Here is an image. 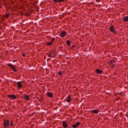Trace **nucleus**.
Wrapping results in <instances>:
<instances>
[{
  "label": "nucleus",
  "instance_id": "39448f33",
  "mask_svg": "<svg viewBox=\"0 0 128 128\" xmlns=\"http://www.w3.org/2000/svg\"><path fill=\"white\" fill-rule=\"evenodd\" d=\"M22 98H24V100H26L28 101L30 100V95L24 94L22 96Z\"/></svg>",
  "mask_w": 128,
  "mask_h": 128
},
{
  "label": "nucleus",
  "instance_id": "393cba45",
  "mask_svg": "<svg viewBox=\"0 0 128 128\" xmlns=\"http://www.w3.org/2000/svg\"><path fill=\"white\" fill-rule=\"evenodd\" d=\"M22 56H26V54H22Z\"/></svg>",
  "mask_w": 128,
  "mask_h": 128
},
{
  "label": "nucleus",
  "instance_id": "b1692460",
  "mask_svg": "<svg viewBox=\"0 0 128 128\" xmlns=\"http://www.w3.org/2000/svg\"><path fill=\"white\" fill-rule=\"evenodd\" d=\"M76 48V45L72 46V48Z\"/></svg>",
  "mask_w": 128,
  "mask_h": 128
},
{
  "label": "nucleus",
  "instance_id": "aec40b11",
  "mask_svg": "<svg viewBox=\"0 0 128 128\" xmlns=\"http://www.w3.org/2000/svg\"><path fill=\"white\" fill-rule=\"evenodd\" d=\"M66 0H59L58 1V2H65Z\"/></svg>",
  "mask_w": 128,
  "mask_h": 128
},
{
  "label": "nucleus",
  "instance_id": "4be33fe9",
  "mask_svg": "<svg viewBox=\"0 0 128 128\" xmlns=\"http://www.w3.org/2000/svg\"><path fill=\"white\" fill-rule=\"evenodd\" d=\"M48 56H49V58H52V53H50L48 54Z\"/></svg>",
  "mask_w": 128,
  "mask_h": 128
},
{
  "label": "nucleus",
  "instance_id": "412c9836",
  "mask_svg": "<svg viewBox=\"0 0 128 128\" xmlns=\"http://www.w3.org/2000/svg\"><path fill=\"white\" fill-rule=\"evenodd\" d=\"M58 74L59 76H62V72H59L58 73Z\"/></svg>",
  "mask_w": 128,
  "mask_h": 128
},
{
  "label": "nucleus",
  "instance_id": "20e7f679",
  "mask_svg": "<svg viewBox=\"0 0 128 128\" xmlns=\"http://www.w3.org/2000/svg\"><path fill=\"white\" fill-rule=\"evenodd\" d=\"M7 65L8 66H10V68H11L12 70H14V72H18V70H16V68H14V66L12 64H7Z\"/></svg>",
  "mask_w": 128,
  "mask_h": 128
},
{
  "label": "nucleus",
  "instance_id": "f3484780",
  "mask_svg": "<svg viewBox=\"0 0 128 128\" xmlns=\"http://www.w3.org/2000/svg\"><path fill=\"white\" fill-rule=\"evenodd\" d=\"M10 16V14H6L5 15L6 18H8Z\"/></svg>",
  "mask_w": 128,
  "mask_h": 128
},
{
  "label": "nucleus",
  "instance_id": "9d476101",
  "mask_svg": "<svg viewBox=\"0 0 128 128\" xmlns=\"http://www.w3.org/2000/svg\"><path fill=\"white\" fill-rule=\"evenodd\" d=\"M54 38H53L52 39V40L51 42H48L46 44V46H52V42H54Z\"/></svg>",
  "mask_w": 128,
  "mask_h": 128
},
{
  "label": "nucleus",
  "instance_id": "dca6fc26",
  "mask_svg": "<svg viewBox=\"0 0 128 128\" xmlns=\"http://www.w3.org/2000/svg\"><path fill=\"white\" fill-rule=\"evenodd\" d=\"M66 42L68 46H70V41L69 40H66Z\"/></svg>",
  "mask_w": 128,
  "mask_h": 128
},
{
  "label": "nucleus",
  "instance_id": "f257e3e1",
  "mask_svg": "<svg viewBox=\"0 0 128 128\" xmlns=\"http://www.w3.org/2000/svg\"><path fill=\"white\" fill-rule=\"evenodd\" d=\"M4 128H8L10 126V120H4Z\"/></svg>",
  "mask_w": 128,
  "mask_h": 128
},
{
  "label": "nucleus",
  "instance_id": "6e6552de",
  "mask_svg": "<svg viewBox=\"0 0 128 128\" xmlns=\"http://www.w3.org/2000/svg\"><path fill=\"white\" fill-rule=\"evenodd\" d=\"M17 86L19 89L22 88V82H17Z\"/></svg>",
  "mask_w": 128,
  "mask_h": 128
},
{
  "label": "nucleus",
  "instance_id": "4468645a",
  "mask_svg": "<svg viewBox=\"0 0 128 128\" xmlns=\"http://www.w3.org/2000/svg\"><path fill=\"white\" fill-rule=\"evenodd\" d=\"M92 114H98V110H94L92 111Z\"/></svg>",
  "mask_w": 128,
  "mask_h": 128
},
{
  "label": "nucleus",
  "instance_id": "1a4fd4ad",
  "mask_svg": "<svg viewBox=\"0 0 128 128\" xmlns=\"http://www.w3.org/2000/svg\"><path fill=\"white\" fill-rule=\"evenodd\" d=\"M66 34V31H63L60 32V36L61 38H64Z\"/></svg>",
  "mask_w": 128,
  "mask_h": 128
},
{
  "label": "nucleus",
  "instance_id": "0eeeda50",
  "mask_svg": "<svg viewBox=\"0 0 128 128\" xmlns=\"http://www.w3.org/2000/svg\"><path fill=\"white\" fill-rule=\"evenodd\" d=\"M66 101L68 102H70L72 101V97L70 96V95H68V96L65 100V102Z\"/></svg>",
  "mask_w": 128,
  "mask_h": 128
},
{
  "label": "nucleus",
  "instance_id": "ddd939ff",
  "mask_svg": "<svg viewBox=\"0 0 128 128\" xmlns=\"http://www.w3.org/2000/svg\"><path fill=\"white\" fill-rule=\"evenodd\" d=\"M47 96L49 98H52V96H53L52 93L50 92H47Z\"/></svg>",
  "mask_w": 128,
  "mask_h": 128
},
{
  "label": "nucleus",
  "instance_id": "f8f14e48",
  "mask_svg": "<svg viewBox=\"0 0 128 128\" xmlns=\"http://www.w3.org/2000/svg\"><path fill=\"white\" fill-rule=\"evenodd\" d=\"M96 72L97 74H102V70L100 69H96Z\"/></svg>",
  "mask_w": 128,
  "mask_h": 128
},
{
  "label": "nucleus",
  "instance_id": "9b49d317",
  "mask_svg": "<svg viewBox=\"0 0 128 128\" xmlns=\"http://www.w3.org/2000/svg\"><path fill=\"white\" fill-rule=\"evenodd\" d=\"M80 122H77V123L76 124H74L72 126V128H78V126L80 124Z\"/></svg>",
  "mask_w": 128,
  "mask_h": 128
},
{
  "label": "nucleus",
  "instance_id": "a211bd4d",
  "mask_svg": "<svg viewBox=\"0 0 128 128\" xmlns=\"http://www.w3.org/2000/svg\"><path fill=\"white\" fill-rule=\"evenodd\" d=\"M116 62V61L114 60H112L110 62L109 64H114Z\"/></svg>",
  "mask_w": 128,
  "mask_h": 128
},
{
  "label": "nucleus",
  "instance_id": "2eb2a0df",
  "mask_svg": "<svg viewBox=\"0 0 128 128\" xmlns=\"http://www.w3.org/2000/svg\"><path fill=\"white\" fill-rule=\"evenodd\" d=\"M122 20L124 22H128V16L125 17Z\"/></svg>",
  "mask_w": 128,
  "mask_h": 128
},
{
  "label": "nucleus",
  "instance_id": "7ed1b4c3",
  "mask_svg": "<svg viewBox=\"0 0 128 128\" xmlns=\"http://www.w3.org/2000/svg\"><path fill=\"white\" fill-rule=\"evenodd\" d=\"M110 32H113L114 34H116V32L114 30V25H111L110 26Z\"/></svg>",
  "mask_w": 128,
  "mask_h": 128
},
{
  "label": "nucleus",
  "instance_id": "5701e85b",
  "mask_svg": "<svg viewBox=\"0 0 128 128\" xmlns=\"http://www.w3.org/2000/svg\"><path fill=\"white\" fill-rule=\"evenodd\" d=\"M60 0H53V2H58V1H59Z\"/></svg>",
  "mask_w": 128,
  "mask_h": 128
},
{
  "label": "nucleus",
  "instance_id": "f03ea898",
  "mask_svg": "<svg viewBox=\"0 0 128 128\" xmlns=\"http://www.w3.org/2000/svg\"><path fill=\"white\" fill-rule=\"evenodd\" d=\"M62 126L64 128H71L70 126H68V123H67L66 121H62Z\"/></svg>",
  "mask_w": 128,
  "mask_h": 128
},
{
  "label": "nucleus",
  "instance_id": "423d86ee",
  "mask_svg": "<svg viewBox=\"0 0 128 128\" xmlns=\"http://www.w3.org/2000/svg\"><path fill=\"white\" fill-rule=\"evenodd\" d=\"M8 98H12V100H16V96L14 95V94H12L11 95H8Z\"/></svg>",
  "mask_w": 128,
  "mask_h": 128
},
{
  "label": "nucleus",
  "instance_id": "6ab92c4d",
  "mask_svg": "<svg viewBox=\"0 0 128 128\" xmlns=\"http://www.w3.org/2000/svg\"><path fill=\"white\" fill-rule=\"evenodd\" d=\"M10 126H14V121L12 120L10 122Z\"/></svg>",
  "mask_w": 128,
  "mask_h": 128
}]
</instances>
